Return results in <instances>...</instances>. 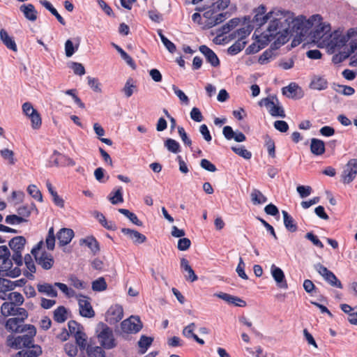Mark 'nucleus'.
<instances>
[{
	"label": "nucleus",
	"instance_id": "39448f33",
	"mask_svg": "<svg viewBox=\"0 0 357 357\" xmlns=\"http://www.w3.org/2000/svg\"><path fill=\"white\" fill-rule=\"evenodd\" d=\"M316 24L314 29L310 33L314 42H319L321 40L324 43H326L331 35V27L329 23L323 22L322 20L320 22H314V25Z\"/></svg>",
	"mask_w": 357,
	"mask_h": 357
},
{
	"label": "nucleus",
	"instance_id": "864d4df0",
	"mask_svg": "<svg viewBox=\"0 0 357 357\" xmlns=\"http://www.w3.org/2000/svg\"><path fill=\"white\" fill-rule=\"evenodd\" d=\"M21 341L22 339L20 337H14L12 335H9L7 337V345L11 348L18 349L21 348Z\"/></svg>",
	"mask_w": 357,
	"mask_h": 357
},
{
	"label": "nucleus",
	"instance_id": "4d7b16f0",
	"mask_svg": "<svg viewBox=\"0 0 357 357\" xmlns=\"http://www.w3.org/2000/svg\"><path fill=\"white\" fill-rule=\"evenodd\" d=\"M31 122L33 129H38L42 124V120L40 114L36 111L29 118Z\"/></svg>",
	"mask_w": 357,
	"mask_h": 357
},
{
	"label": "nucleus",
	"instance_id": "412c9836",
	"mask_svg": "<svg viewBox=\"0 0 357 357\" xmlns=\"http://www.w3.org/2000/svg\"><path fill=\"white\" fill-rule=\"evenodd\" d=\"M23 323L22 319L17 317L10 318L6 323V328L12 332H22L25 330V328H26L25 326H23Z\"/></svg>",
	"mask_w": 357,
	"mask_h": 357
},
{
	"label": "nucleus",
	"instance_id": "c03bdc74",
	"mask_svg": "<svg viewBox=\"0 0 357 357\" xmlns=\"http://www.w3.org/2000/svg\"><path fill=\"white\" fill-rule=\"evenodd\" d=\"M27 192L35 199L38 202H43V195L40 190L36 185H29L27 188Z\"/></svg>",
	"mask_w": 357,
	"mask_h": 357
},
{
	"label": "nucleus",
	"instance_id": "7ed1b4c3",
	"mask_svg": "<svg viewBox=\"0 0 357 357\" xmlns=\"http://www.w3.org/2000/svg\"><path fill=\"white\" fill-rule=\"evenodd\" d=\"M98 337L101 347L105 349H112L116 346L113 331L107 325L100 323L98 325Z\"/></svg>",
	"mask_w": 357,
	"mask_h": 357
},
{
	"label": "nucleus",
	"instance_id": "7c9ffc66",
	"mask_svg": "<svg viewBox=\"0 0 357 357\" xmlns=\"http://www.w3.org/2000/svg\"><path fill=\"white\" fill-rule=\"evenodd\" d=\"M357 50V41H351L350 43L349 50L345 52H340L339 54H335L333 57V61L334 63L341 62L349 56L351 53H354Z\"/></svg>",
	"mask_w": 357,
	"mask_h": 357
},
{
	"label": "nucleus",
	"instance_id": "052dcab7",
	"mask_svg": "<svg viewBox=\"0 0 357 357\" xmlns=\"http://www.w3.org/2000/svg\"><path fill=\"white\" fill-rule=\"evenodd\" d=\"M6 222L9 225L20 224L26 222V220L19 215H9L6 217Z\"/></svg>",
	"mask_w": 357,
	"mask_h": 357
},
{
	"label": "nucleus",
	"instance_id": "bb28decb",
	"mask_svg": "<svg viewBox=\"0 0 357 357\" xmlns=\"http://www.w3.org/2000/svg\"><path fill=\"white\" fill-rule=\"evenodd\" d=\"M25 326L27 327L29 335H24L22 336H20V338L22 339L21 347H24L26 348H29L33 345V337L36 335V328L32 325H26Z\"/></svg>",
	"mask_w": 357,
	"mask_h": 357
},
{
	"label": "nucleus",
	"instance_id": "aec40b11",
	"mask_svg": "<svg viewBox=\"0 0 357 357\" xmlns=\"http://www.w3.org/2000/svg\"><path fill=\"white\" fill-rule=\"evenodd\" d=\"M74 236V231L71 229L62 228L56 234V238L60 246L68 245Z\"/></svg>",
	"mask_w": 357,
	"mask_h": 357
},
{
	"label": "nucleus",
	"instance_id": "e2e57ef3",
	"mask_svg": "<svg viewBox=\"0 0 357 357\" xmlns=\"http://www.w3.org/2000/svg\"><path fill=\"white\" fill-rule=\"evenodd\" d=\"M296 190L301 198H305L310 195L312 192V189L309 185H298L296 188Z\"/></svg>",
	"mask_w": 357,
	"mask_h": 357
},
{
	"label": "nucleus",
	"instance_id": "b1692460",
	"mask_svg": "<svg viewBox=\"0 0 357 357\" xmlns=\"http://www.w3.org/2000/svg\"><path fill=\"white\" fill-rule=\"evenodd\" d=\"M41 353L42 349L40 346L32 345L31 347L18 351L13 357H38Z\"/></svg>",
	"mask_w": 357,
	"mask_h": 357
},
{
	"label": "nucleus",
	"instance_id": "f8f14e48",
	"mask_svg": "<svg viewBox=\"0 0 357 357\" xmlns=\"http://www.w3.org/2000/svg\"><path fill=\"white\" fill-rule=\"evenodd\" d=\"M348 41V37H346L344 34L335 31L333 35H330V38L326 42V44L331 49L335 51L343 47Z\"/></svg>",
	"mask_w": 357,
	"mask_h": 357
},
{
	"label": "nucleus",
	"instance_id": "f3484780",
	"mask_svg": "<svg viewBox=\"0 0 357 357\" xmlns=\"http://www.w3.org/2000/svg\"><path fill=\"white\" fill-rule=\"evenodd\" d=\"M36 288L39 293L48 297L56 298L58 296V292L55 289L54 283L39 282L37 284Z\"/></svg>",
	"mask_w": 357,
	"mask_h": 357
},
{
	"label": "nucleus",
	"instance_id": "9d476101",
	"mask_svg": "<svg viewBox=\"0 0 357 357\" xmlns=\"http://www.w3.org/2000/svg\"><path fill=\"white\" fill-rule=\"evenodd\" d=\"M121 328L124 333H137L142 328V323L139 317L130 316L121 322Z\"/></svg>",
	"mask_w": 357,
	"mask_h": 357
},
{
	"label": "nucleus",
	"instance_id": "0eeeda50",
	"mask_svg": "<svg viewBox=\"0 0 357 357\" xmlns=\"http://www.w3.org/2000/svg\"><path fill=\"white\" fill-rule=\"evenodd\" d=\"M279 100L275 96H269L267 98L261 99L259 105L265 106L268 109L270 114L273 116L285 117L284 111L280 105Z\"/></svg>",
	"mask_w": 357,
	"mask_h": 357
},
{
	"label": "nucleus",
	"instance_id": "f03ea898",
	"mask_svg": "<svg viewBox=\"0 0 357 357\" xmlns=\"http://www.w3.org/2000/svg\"><path fill=\"white\" fill-rule=\"evenodd\" d=\"M43 241H39L31 250V252L34 256L36 261L45 270H50L54 264V259L51 253L43 250L40 253L39 251L43 246Z\"/></svg>",
	"mask_w": 357,
	"mask_h": 357
},
{
	"label": "nucleus",
	"instance_id": "680f3d73",
	"mask_svg": "<svg viewBox=\"0 0 357 357\" xmlns=\"http://www.w3.org/2000/svg\"><path fill=\"white\" fill-rule=\"evenodd\" d=\"M172 89L181 102L185 105L189 104V98L183 91L179 89L176 85H172Z\"/></svg>",
	"mask_w": 357,
	"mask_h": 357
},
{
	"label": "nucleus",
	"instance_id": "393cba45",
	"mask_svg": "<svg viewBox=\"0 0 357 357\" xmlns=\"http://www.w3.org/2000/svg\"><path fill=\"white\" fill-rule=\"evenodd\" d=\"M20 10L27 20L32 22H34L37 20L38 12L33 4H22L20 7Z\"/></svg>",
	"mask_w": 357,
	"mask_h": 357
},
{
	"label": "nucleus",
	"instance_id": "a18cd8bd",
	"mask_svg": "<svg viewBox=\"0 0 357 357\" xmlns=\"http://www.w3.org/2000/svg\"><path fill=\"white\" fill-rule=\"evenodd\" d=\"M15 310V305L10 302H5L1 307V312L3 317L13 315Z\"/></svg>",
	"mask_w": 357,
	"mask_h": 357
},
{
	"label": "nucleus",
	"instance_id": "8fccbe9b",
	"mask_svg": "<svg viewBox=\"0 0 357 357\" xmlns=\"http://www.w3.org/2000/svg\"><path fill=\"white\" fill-rule=\"evenodd\" d=\"M87 354L90 357H105V352L102 347H93L87 349Z\"/></svg>",
	"mask_w": 357,
	"mask_h": 357
},
{
	"label": "nucleus",
	"instance_id": "774afa93",
	"mask_svg": "<svg viewBox=\"0 0 357 357\" xmlns=\"http://www.w3.org/2000/svg\"><path fill=\"white\" fill-rule=\"evenodd\" d=\"M96 218L105 228L110 230L114 229V225L112 222H108L103 214L98 213Z\"/></svg>",
	"mask_w": 357,
	"mask_h": 357
},
{
	"label": "nucleus",
	"instance_id": "2f4dec72",
	"mask_svg": "<svg viewBox=\"0 0 357 357\" xmlns=\"http://www.w3.org/2000/svg\"><path fill=\"white\" fill-rule=\"evenodd\" d=\"M327 86L328 82L323 77L314 76L310 82V88L312 89L321 91L326 89Z\"/></svg>",
	"mask_w": 357,
	"mask_h": 357
},
{
	"label": "nucleus",
	"instance_id": "423d86ee",
	"mask_svg": "<svg viewBox=\"0 0 357 357\" xmlns=\"http://www.w3.org/2000/svg\"><path fill=\"white\" fill-rule=\"evenodd\" d=\"M26 242V238L22 236H15L9 241L8 245L13 251L12 259L17 266H22L23 264L22 252Z\"/></svg>",
	"mask_w": 357,
	"mask_h": 357
},
{
	"label": "nucleus",
	"instance_id": "ea45409f",
	"mask_svg": "<svg viewBox=\"0 0 357 357\" xmlns=\"http://www.w3.org/2000/svg\"><path fill=\"white\" fill-rule=\"evenodd\" d=\"M56 237L54 235V227H52L49 229L47 235L45 238L46 247L49 250H53L55 246Z\"/></svg>",
	"mask_w": 357,
	"mask_h": 357
},
{
	"label": "nucleus",
	"instance_id": "0e129e2a",
	"mask_svg": "<svg viewBox=\"0 0 357 357\" xmlns=\"http://www.w3.org/2000/svg\"><path fill=\"white\" fill-rule=\"evenodd\" d=\"M250 31H251L249 29V27H243L236 30L234 33V37L238 38V40H241V41H243V39H245L248 36L250 35Z\"/></svg>",
	"mask_w": 357,
	"mask_h": 357
},
{
	"label": "nucleus",
	"instance_id": "c9c22d12",
	"mask_svg": "<svg viewBox=\"0 0 357 357\" xmlns=\"http://www.w3.org/2000/svg\"><path fill=\"white\" fill-rule=\"evenodd\" d=\"M68 319V311L63 306L58 307L54 311V319L58 323H63Z\"/></svg>",
	"mask_w": 357,
	"mask_h": 357
},
{
	"label": "nucleus",
	"instance_id": "cd10ccee",
	"mask_svg": "<svg viewBox=\"0 0 357 357\" xmlns=\"http://www.w3.org/2000/svg\"><path fill=\"white\" fill-rule=\"evenodd\" d=\"M0 39L2 43L6 46L7 48L13 50V52L17 51V45L12 37H10L8 32L1 29L0 30Z\"/></svg>",
	"mask_w": 357,
	"mask_h": 357
},
{
	"label": "nucleus",
	"instance_id": "3c124183",
	"mask_svg": "<svg viewBox=\"0 0 357 357\" xmlns=\"http://www.w3.org/2000/svg\"><path fill=\"white\" fill-rule=\"evenodd\" d=\"M178 133L182 142H183V144L185 146H189L190 148L191 151H193V149L192 147V140L188 137L186 132L185 131V129L181 126H178Z\"/></svg>",
	"mask_w": 357,
	"mask_h": 357
},
{
	"label": "nucleus",
	"instance_id": "13d9d810",
	"mask_svg": "<svg viewBox=\"0 0 357 357\" xmlns=\"http://www.w3.org/2000/svg\"><path fill=\"white\" fill-rule=\"evenodd\" d=\"M227 15L228 13H220L215 16L213 18L210 19L208 24L211 25V26L218 25L224 22L228 17Z\"/></svg>",
	"mask_w": 357,
	"mask_h": 357
},
{
	"label": "nucleus",
	"instance_id": "20e7f679",
	"mask_svg": "<svg viewBox=\"0 0 357 357\" xmlns=\"http://www.w3.org/2000/svg\"><path fill=\"white\" fill-rule=\"evenodd\" d=\"M69 334L72 335L81 350L86 347V335L84 332L83 327L75 321L68 322Z\"/></svg>",
	"mask_w": 357,
	"mask_h": 357
},
{
	"label": "nucleus",
	"instance_id": "de8ad7c7",
	"mask_svg": "<svg viewBox=\"0 0 357 357\" xmlns=\"http://www.w3.org/2000/svg\"><path fill=\"white\" fill-rule=\"evenodd\" d=\"M107 283L104 278H99L92 282V289L95 291H102L107 289Z\"/></svg>",
	"mask_w": 357,
	"mask_h": 357
},
{
	"label": "nucleus",
	"instance_id": "f704fd0d",
	"mask_svg": "<svg viewBox=\"0 0 357 357\" xmlns=\"http://www.w3.org/2000/svg\"><path fill=\"white\" fill-rule=\"evenodd\" d=\"M108 199L112 204L123 202L122 188L118 187L112 191L108 196Z\"/></svg>",
	"mask_w": 357,
	"mask_h": 357
},
{
	"label": "nucleus",
	"instance_id": "603ef678",
	"mask_svg": "<svg viewBox=\"0 0 357 357\" xmlns=\"http://www.w3.org/2000/svg\"><path fill=\"white\" fill-rule=\"evenodd\" d=\"M55 288L58 287L67 297L70 298L75 296V291L69 288L66 284L54 282Z\"/></svg>",
	"mask_w": 357,
	"mask_h": 357
},
{
	"label": "nucleus",
	"instance_id": "09e8293b",
	"mask_svg": "<svg viewBox=\"0 0 357 357\" xmlns=\"http://www.w3.org/2000/svg\"><path fill=\"white\" fill-rule=\"evenodd\" d=\"M8 300L10 303L15 305H20L24 302V298L22 295L19 292H10L8 294Z\"/></svg>",
	"mask_w": 357,
	"mask_h": 357
},
{
	"label": "nucleus",
	"instance_id": "bf43d9fd",
	"mask_svg": "<svg viewBox=\"0 0 357 357\" xmlns=\"http://www.w3.org/2000/svg\"><path fill=\"white\" fill-rule=\"evenodd\" d=\"M12 259L10 257L0 258V272L8 271L12 267Z\"/></svg>",
	"mask_w": 357,
	"mask_h": 357
},
{
	"label": "nucleus",
	"instance_id": "6e6d98bb",
	"mask_svg": "<svg viewBox=\"0 0 357 357\" xmlns=\"http://www.w3.org/2000/svg\"><path fill=\"white\" fill-rule=\"evenodd\" d=\"M273 50H266L259 56V58L258 59V62L261 65L266 64L273 59Z\"/></svg>",
	"mask_w": 357,
	"mask_h": 357
},
{
	"label": "nucleus",
	"instance_id": "6ab92c4d",
	"mask_svg": "<svg viewBox=\"0 0 357 357\" xmlns=\"http://www.w3.org/2000/svg\"><path fill=\"white\" fill-rule=\"evenodd\" d=\"M222 133L227 140L234 139L237 142H243L246 139V137L243 132H234L229 126H226L223 128Z\"/></svg>",
	"mask_w": 357,
	"mask_h": 357
},
{
	"label": "nucleus",
	"instance_id": "338daca9",
	"mask_svg": "<svg viewBox=\"0 0 357 357\" xmlns=\"http://www.w3.org/2000/svg\"><path fill=\"white\" fill-rule=\"evenodd\" d=\"M245 267V264L243 259L241 257H240L239 262H238V266L236 267V273H238V276L240 278H241L242 279L248 280V277L245 272V270H244Z\"/></svg>",
	"mask_w": 357,
	"mask_h": 357
},
{
	"label": "nucleus",
	"instance_id": "c756f323",
	"mask_svg": "<svg viewBox=\"0 0 357 357\" xmlns=\"http://www.w3.org/2000/svg\"><path fill=\"white\" fill-rule=\"evenodd\" d=\"M54 155H56V158L54 159V163L57 166H74L75 165V161L68 157L66 155L59 153L57 151L54 152Z\"/></svg>",
	"mask_w": 357,
	"mask_h": 357
},
{
	"label": "nucleus",
	"instance_id": "5fc2aeb1",
	"mask_svg": "<svg viewBox=\"0 0 357 357\" xmlns=\"http://www.w3.org/2000/svg\"><path fill=\"white\" fill-rule=\"evenodd\" d=\"M79 45L75 47L73 45V42L70 40H67L65 43V54L67 57L72 56L74 53L77 50Z\"/></svg>",
	"mask_w": 357,
	"mask_h": 357
},
{
	"label": "nucleus",
	"instance_id": "473e14b6",
	"mask_svg": "<svg viewBox=\"0 0 357 357\" xmlns=\"http://www.w3.org/2000/svg\"><path fill=\"white\" fill-rule=\"evenodd\" d=\"M40 3L44 6L47 10H48L59 21L60 24L62 25L66 24V22L64 19L61 16V15L58 13L55 8L52 5V3L47 0H40Z\"/></svg>",
	"mask_w": 357,
	"mask_h": 357
},
{
	"label": "nucleus",
	"instance_id": "37998d69",
	"mask_svg": "<svg viewBox=\"0 0 357 357\" xmlns=\"http://www.w3.org/2000/svg\"><path fill=\"white\" fill-rule=\"evenodd\" d=\"M165 146L167 149L174 153H177L180 151V144L179 143L173 139H167L165 142Z\"/></svg>",
	"mask_w": 357,
	"mask_h": 357
},
{
	"label": "nucleus",
	"instance_id": "69168bd1",
	"mask_svg": "<svg viewBox=\"0 0 357 357\" xmlns=\"http://www.w3.org/2000/svg\"><path fill=\"white\" fill-rule=\"evenodd\" d=\"M14 283L11 280L0 278V290L10 291L13 290Z\"/></svg>",
	"mask_w": 357,
	"mask_h": 357
},
{
	"label": "nucleus",
	"instance_id": "2eb2a0df",
	"mask_svg": "<svg viewBox=\"0 0 357 357\" xmlns=\"http://www.w3.org/2000/svg\"><path fill=\"white\" fill-rule=\"evenodd\" d=\"M107 321L114 324L119 322L123 317V307L119 305L111 306L107 312Z\"/></svg>",
	"mask_w": 357,
	"mask_h": 357
},
{
	"label": "nucleus",
	"instance_id": "9b49d317",
	"mask_svg": "<svg viewBox=\"0 0 357 357\" xmlns=\"http://www.w3.org/2000/svg\"><path fill=\"white\" fill-rule=\"evenodd\" d=\"M357 174V159H351L346 165L342 174V178L344 183H351Z\"/></svg>",
	"mask_w": 357,
	"mask_h": 357
},
{
	"label": "nucleus",
	"instance_id": "4c0bfd02",
	"mask_svg": "<svg viewBox=\"0 0 357 357\" xmlns=\"http://www.w3.org/2000/svg\"><path fill=\"white\" fill-rule=\"evenodd\" d=\"M82 243L90 248L93 253H96L100 250L98 241L93 236H88L86 238L82 239Z\"/></svg>",
	"mask_w": 357,
	"mask_h": 357
},
{
	"label": "nucleus",
	"instance_id": "58836bf2",
	"mask_svg": "<svg viewBox=\"0 0 357 357\" xmlns=\"http://www.w3.org/2000/svg\"><path fill=\"white\" fill-rule=\"evenodd\" d=\"M153 339L151 337H147L146 335H142L139 342L138 345L140 348L141 354H144L148 348L151 345Z\"/></svg>",
	"mask_w": 357,
	"mask_h": 357
},
{
	"label": "nucleus",
	"instance_id": "49530a36",
	"mask_svg": "<svg viewBox=\"0 0 357 357\" xmlns=\"http://www.w3.org/2000/svg\"><path fill=\"white\" fill-rule=\"evenodd\" d=\"M231 150L239 156L244 159L249 160L252 157V153L247 150L244 146H232Z\"/></svg>",
	"mask_w": 357,
	"mask_h": 357
},
{
	"label": "nucleus",
	"instance_id": "e433bc0d",
	"mask_svg": "<svg viewBox=\"0 0 357 357\" xmlns=\"http://www.w3.org/2000/svg\"><path fill=\"white\" fill-rule=\"evenodd\" d=\"M250 197L252 203L255 205L262 204L267 202V197L264 196L262 192L257 190L253 189L251 194Z\"/></svg>",
	"mask_w": 357,
	"mask_h": 357
},
{
	"label": "nucleus",
	"instance_id": "a211bd4d",
	"mask_svg": "<svg viewBox=\"0 0 357 357\" xmlns=\"http://www.w3.org/2000/svg\"><path fill=\"white\" fill-rule=\"evenodd\" d=\"M199 50L213 67H218L220 65V60L216 54L206 45H201Z\"/></svg>",
	"mask_w": 357,
	"mask_h": 357
},
{
	"label": "nucleus",
	"instance_id": "4468645a",
	"mask_svg": "<svg viewBox=\"0 0 357 357\" xmlns=\"http://www.w3.org/2000/svg\"><path fill=\"white\" fill-rule=\"evenodd\" d=\"M271 273L272 277L277 284V286L279 288L284 289L288 288V284L287 280H285L284 273L280 268L276 266L275 264H272L271 266Z\"/></svg>",
	"mask_w": 357,
	"mask_h": 357
},
{
	"label": "nucleus",
	"instance_id": "5701e85b",
	"mask_svg": "<svg viewBox=\"0 0 357 357\" xmlns=\"http://www.w3.org/2000/svg\"><path fill=\"white\" fill-rule=\"evenodd\" d=\"M121 232L130 238L134 243L140 244L146 241V237L139 231L128 229L122 228Z\"/></svg>",
	"mask_w": 357,
	"mask_h": 357
},
{
	"label": "nucleus",
	"instance_id": "f257e3e1",
	"mask_svg": "<svg viewBox=\"0 0 357 357\" xmlns=\"http://www.w3.org/2000/svg\"><path fill=\"white\" fill-rule=\"evenodd\" d=\"M252 22L259 27L268 24V36L273 38L276 37L278 45L285 44L293 33L305 36L309 33L310 29L314 26V22H320V15H313L309 19L304 15L295 17L290 10L275 7L266 13L264 5H260L255 9Z\"/></svg>",
	"mask_w": 357,
	"mask_h": 357
},
{
	"label": "nucleus",
	"instance_id": "a878e982",
	"mask_svg": "<svg viewBox=\"0 0 357 357\" xmlns=\"http://www.w3.org/2000/svg\"><path fill=\"white\" fill-rule=\"evenodd\" d=\"M325 144L319 139L312 138L310 142V151L314 155H321L325 153Z\"/></svg>",
	"mask_w": 357,
	"mask_h": 357
},
{
	"label": "nucleus",
	"instance_id": "a19ab883",
	"mask_svg": "<svg viewBox=\"0 0 357 357\" xmlns=\"http://www.w3.org/2000/svg\"><path fill=\"white\" fill-rule=\"evenodd\" d=\"M245 41H241V40H238L228 48L227 52L230 55H236L245 47Z\"/></svg>",
	"mask_w": 357,
	"mask_h": 357
},
{
	"label": "nucleus",
	"instance_id": "72a5a7b5",
	"mask_svg": "<svg viewBox=\"0 0 357 357\" xmlns=\"http://www.w3.org/2000/svg\"><path fill=\"white\" fill-rule=\"evenodd\" d=\"M282 213L285 228L290 232H295L297 230V225L294 218L286 211H282Z\"/></svg>",
	"mask_w": 357,
	"mask_h": 357
},
{
	"label": "nucleus",
	"instance_id": "79ce46f5",
	"mask_svg": "<svg viewBox=\"0 0 357 357\" xmlns=\"http://www.w3.org/2000/svg\"><path fill=\"white\" fill-rule=\"evenodd\" d=\"M33 210H35L36 212H38L36 205L33 203H32L30 206H22L20 207L17 209V213L20 217L25 218L30 215Z\"/></svg>",
	"mask_w": 357,
	"mask_h": 357
},
{
	"label": "nucleus",
	"instance_id": "dca6fc26",
	"mask_svg": "<svg viewBox=\"0 0 357 357\" xmlns=\"http://www.w3.org/2000/svg\"><path fill=\"white\" fill-rule=\"evenodd\" d=\"M282 94L289 98L300 99L303 94L301 87L296 83H291L287 86L282 88Z\"/></svg>",
	"mask_w": 357,
	"mask_h": 357
},
{
	"label": "nucleus",
	"instance_id": "ddd939ff",
	"mask_svg": "<svg viewBox=\"0 0 357 357\" xmlns=\"http://www.w3.org/2000/svg\"><path fill=\"white\" fill-rule=\"evenodd\" d=\"M78 304L81 316L87 318H91L95 316L94 310L89 301V298L80 296L78 298Z\"/></svg>",
	"mask_w": 357,
	"mask_h": 357
},
{
	"label": "nucleus",
	"instance_id": "c85d7f7f",
	"mask_svg": "<svg viewBox=\"0 0 357 357\" xmlns=\"http://www.w3.org/2000/svg\"><path fill=\"white\" fill-rule=\"evenodd\" d=\"M181 268L187 272L188 274L185 275V278L187 280L192 282L197 280L198 278L197 275L195 273V271L190 266L189 262L186 259L182 258L181 259Z\"/></svg>",
	"mask_w": 357,
	"mask_h": 357
},
{
	"label": "nucleus",
	"instance_id": "6e6552de",
	"mask_svg": "<svg viewBox=\"0 0 357 357\" xmlns=\"http://www.w3.org/2000/svg\"><path fill=\"white\" fill-rule=\"evenodd\" d=\"M266 33H268V26L266 30L261 33L259 38L255 43L248 46L246 49L247 54H255L264 48L268 43L272 41H273L275 46H279L276 37H273L272 38L268 36V34H266Z\"/></svg>",
	"mask_w": 357,
	"mask_h": 357
},
{
	"label": "nucleus",
	"instance_id": "1a4fd4ad",
	"mask_svg": "<svg viewBox=\"0 0 357 357\" xmlns=\"http://www.w3.org/2000/svg\"><path fill=\"white\" fill-rule=\"evenodd\" d=\"M314 268L321 275L323 278L332 287L342 289L341 282L335 275L320 263L314 265Z\"/></svg>",
	"mask_w": 357,
	"mask_h": 357
},
{
	"label": "nucleus",
	"instance_id": "4be33fe9",
	"mask_svg": "<svg viewBox=\"0 0 357 357\" xmlns=\"http://www.w3.org/2000/svg\"><path fill=\"white\" fill-rule=\"evenodd\" d=\"M214 296H216L229 304H234L236 306L244 307L246 305L245 301H243L238 297L231 296L229 294L224 292L215 293Z\"/></svg>",
	"mask_w": 357,
	"mask_h": 357
}]
</instances>
